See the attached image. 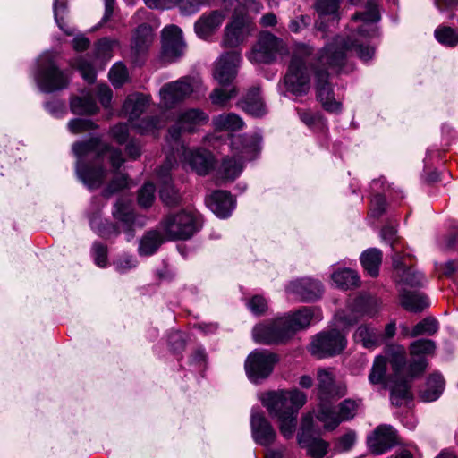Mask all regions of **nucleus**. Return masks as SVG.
Wrapping results in <instances>:
<instances>
[{
	"mask_svg": "<svg viewBox=\"0 0 458 458\" xmlns=\"http://www.w3.org/2000/svg\"><path fill=\"white\" fill-rule=\"evenodd\" d=\"M352 20L362 22L357 28L356 33L346 37L335 36L319 49L311 64L316 98L329 113L337 114L342 110V103L335 100L333 86L329 81V70L340 72L346 63L348 53L352 51L364 62L374 56V48L364 44L357 36L368 38L376 34L375 23L380 20L377 0H367L366 10L356 13Z\"/></svg>",
	"mask_w": 458,
	"mask_h": 458,
	"instance_id": "1",
	"label": "nucleus"
},
{
	"mask_svg": "<svg viewBox=\"0 0 458 458\" xmlns=\"http://www.w3.org/2000/svg\"><path fill=\"white\" fill-rule=\"evenodd\" d=\"M72 151L77 157V176L89 189L99 188L106 177V170L99 165L105 157H108L114 169H119L124 163L120 149L103 143L97 137L75 142Z\"/></svg>",
	"mask_w": 458,
	"mask_h": 458,
	"instance_id": "2",
	"label": "nucleus"
},
{
	"mask_svg": "<svg viewBox=\"0 0 458 458\" xmlns=\"http://www.w3.org/2000/svg\"><path fill=\"white\" fill-rule=\"evenodd\" d=\"M313 316L314 310L311 308L303 307L292 314L257 325L252 330L253 338L258 344H284L297 331L306 328Z\"/></svg>",
	"mask_w": 458,
	"mask_h": 458,
	"instance_id": "3",
	"label": "nucleus"
},
{
	"mask_svg": "<svg viewBox=\"0 0 458 458\" xmlns=\"http://www.w3.org/2000/svg\"><path fill=\"white\" fill-rule=\"evenodd\" d=\"M313 54V47L301 44L298 45L293 51L287 71L284 77V86L286 92L295 96H306L310 89V69L314 58L310 61Z\"/></svg>",
	"mask_w": 458,
	"mask_h": 458,
	"instance_id": "4",
	"label": "nucleus"
},
{
	"mask_svg": "<svg viewBox=\"0 0 458 458\" xmlns=\"http://www.w3.org/2000/svg\"><path fill=\"white\" fill-rule=\"evenodd\" d=\"M34 78L38 89L44 93L65 89L71 81L70 74L59 67L56 55L51 52H45L38 58Z\"/></svg>",
	"mask_w": 458,
	"mask_h": 458,
	"instance_id": "5",
	"label": "nucleus"
},
{
	"mask_svg": "<svg viewBox=\"0 0 458 458\" xmlns=\"http://www.w3.org/2000/svg\"><path fill=\"white\" fill-rule=\"evenodd\" d=\"M261 402L271 417L278 418L298 413L306 403L307 396L297 388L277 390L265 394Z\"/></svg>",
	"mask_w": 458,
	"mask_h": 458,
	"instance_id": "6",
	"label": "nucleus"
},
{
	"mask_svg": "<svg viewBox=\"0 0 458 458\" xmlns=\"http://www.w3.org/2000/svg\"><path fill=\"white\" fill-rule=\"evenodd\" d=\"M167 240H188L197 233L201 225L191 212L182 210L165 216L159 224Z\"/></svg>",
	"mask_w": 458,
	"mask_h": 458,
	"instance_id": "7",
	"label": "nucleus"
},
{
	"mask_svg": "<svg viewBox=\"0 0 458 458\" xmlns=\"http://www.w3.org/2000/svg\"><path fill=\"white\" fill-rule=\"evenodd\" d=\"M202 81L198 77L184 76L165 84L160 89L161 100L165 107L172 108L192 93L204 94Z\"/></svg>",
	"mask_w": 458,
	"mask_h": 458,
	"instance_id": "8",
	"label": "nucleus"
},
{
	"mask_svg": "<svg viewBox=\"0 0 458 458\" xmlns=\"http://www.w3.org/2000/svg\"><path fill=\"white\" fill-rule=\"evenodd\" d=\"M360 404L361 400L360 399H344L339 403L338 411H336L330 403H320L317 419L324 423L326 429L333 430L341 422L352 420Z\"/></svg>",
	"mask_w": 458,
	"mask_h": 458,
	"instance_id": "9",
	"label": "nucleus"
},
{
	"mask_svg": "<svg viewBox=\"0 0 458 458\" xmlns=\"http://www.w3.org/2000/svg\"><path fill=\"white\" fill-rule=\"evenodd\" d=\"M278 361L276 354L267 350H255L245 360V371L248 378L255 384L260 383L272 373Z\"/></svg>",
	"mask_w": 458,
	"mask_h": 458,
	"instance_id": "10",
	"label": "nucleus"
},
{
	"mask_svg": "<svg viewBox=\"0 0 458 458\" xmlns=\"http://www.w3.org/2000/svg\"><path fill=\"white\" fill-rule=\"evenodd\" d=\"M208 121V115L199 108H191L182 112L177 118L174 125L169 128L166 140L176 147L180 146V138L182 132H194L199 126L206 124Z\"/></svg>",
	"mask_w": 458,
	"mask_h": 458,
	"instance_id": "11",
	"label": "nucleus"
},
{
	"mask_svg": "<svg viewBox=\"0 0 458 458\" xmlns=\"http://www.w3.org/2000/svg\"><path fill=\"white\" fill-rule=\"evenodd\" d=\"M284 49L281 39L269 32H261L247 57L253 64H271Z\"/></svg>",
	"mask_w": 458,
	"mask_h": 458,
	"instance_id": "12",
	"label": "nucleus"
},
{
	"mask_svg": "<svg viewBox=\"0 0 458 458\" xmlns=\"http://www.w3.org/2000/svg\"><path fill=\"white\" fill-rule=\"evenodd\" d=\"M345 346V336L340 331L332 329L318 334L310 343V351L318 358H325L339 354Z\"/></svg>",
	"mask_w": 458,
	"mask_h": 458,
	"instance_id": "13",
	"label": "nucleus"
},
{
	"mask_svg": "<svg viewBox=\"0 0 458 458\" xmlns=\"http://www.w3.org/2000/svg\"><path fill=\"white\" fill-rule=\"evenodd\" d=\"M185 48L182 30L176 25L165 26L162 30V58L175 62L183 55Z\"/></svg>",
	"mask_w": 458,
	"mask_h": 458,
	"instance_id": "14",
	"label": "nucleus"
},
{
	"mask_svg": "<svg viewBox=\"0 0 458 458\" xmlns=\"http://www.w3.org/2000/svg\"><path fill=\"white\" fill-rule=\"evenodd\" d=\"M250 424L252 439L257 445L268 447L275 443L276 431L261 410H251Z\"/></svg>",
	"mask_w": 458,
	"mask_h": 458,
	"instance_id": "15",
	"label": "nucleus"
},
{
	"mask_svg": "<svg viewBox=\"0 0 458 458\" xmlns=\"http://www.w3.org/2000/svg\"><path fill=\"white\" fill-rule=\"evenodd\" d=\"M339 4L340 0L316 1V11L319 14V19L316 21V28L323 33L322 38L327 37L332 29L337 27L341 19Z\"/></svg>",
	"mask_w": 458,
	"mask_h": 458,
	"instance_id": "16",
	"label": "nucleus"
},
{
	"mask_svg": "<svg viewBox=\"0 0 458 458\" xmlns=\"http://www.w3.org/2000/svg\"><path fill=\"white\" fill-rule=\"evenodd\" d=\"M261 137L258 133L233 135L231 148L234 156L242 161L252 160L261 148Z\"/></svg>",
	"mask_w": 458,
	"mask_h": 458,
	"instance_id": "17",
	"label": "nucleus"
},
{
	"mask_svg": "<svg viewBox=\"0 0 458 458\" xmlns=\"http://www.w3.org/2000/svg\"><path fill=\"white\" fill-rule=\"evenodd\" d=\"M241 61V54L238 51L222 54L215 64L214 78L221 85L231 83L237 75Z\"/></svg>",
	"mask_w": 458,
	"mask_h": 458,
	"instance_id": "18",
	"label": "nucleus"
},
{
	"mask_svg": "<svg viewBox=\"0 0 458 458\" xmlns=\"http://www.w3.org/2000/svg\"><path fill=\"white\" fill-rule=\"evenodd\" d=\"M396 431L387 425L378 426L367 437V444L374 454H382L397 445Z\"/></svg>",
	"mask_w": 458,
	"mask_h": 458,
	"instance_id": "19",
	"label": "nucleus"
},
{
	"mask_svg": "<svg viewBox=\"0 0 458 458\" xmlns=\"http://www.w3.org/2000/svg\"><path fill=\"white\" fill-rule=\"evenodd\" d=\"M250 33L249 21L246 16L234 14L232 21L226 25L222 46L235 48L247 38Z\"/></svg>",
	"mask_w": 458,
	"mask_h": 458,
	"instance_id": "20",
	"label": "nucleus"
},
{
	"mask_svg": "<svg viewBox=\"0 0 458 458\" xmlns=\"http://www.w3.org/2000/svg\"><path fill=\"white\" fill-rule=\"evenodd\" d=\"M318 394L320 403H329V400L345 394L346 388L335 382L333 373L326 369L318 370Z\"/></svg>",
	"mask_w": 458,
	"mask_h": 458,
	"instance_id": "21",
	"label": "nucleus"
},
{
	"mask_svg": "<svg viewBox=\"0 0 458 458\" xmlns=\"http://www.w3.org/2000/svg\"><path fill=\"white\" fill-rule=\"evenodd\" d=\"M285 291L302 301H311L321 297L323 286L318 280L306 277L291 281L285 287Z\"/></svg>",
	"mask_w": 458,
	"mask_h": 458,
	"instance_id": "22",
	"label": "nucleus"
},
{
	"mask_svg": "<svg viewBox=\"0 0 458 458\" xmlns=\"http://www.w3.org/2000/svg\"><path fill=\"white\" fill-rule=\"evenodd\" d=\"M154 31L152 27L148 23L140 24L131 33V56L138 61L148 51L154 41Z\"/></svg>",
	"mask_w": 458,
	"mask_h": 458,
	"instance_id": "23",
	"label": "nucleus"
},
{
	"mask_svg": "<svg viewBox=\"0 0 458 458\" xmlns=\"http://www.w3.org/2000/svg\"><path fill=\"white\" fill-rule=\"evenodd\" d=\"M112 215L121 224L126 235V240L130 242L135 235L134 225L136 219L130 201L127 199L119 198L114 205Z\"/></svg>",
	"mask_w": 458,
	"mask_h": 458,
	"instance_id": "24",
	"label": "nucleus"
},
{
	"mask_svg": "<svg viewBox=\"0 0 458 458\" xmlns=\"http://www.w3.org/2000/svg\"><path fill=\"white\" fill-rule=\"evenodd\" d=\"M225 17V13L221 10L204 13L195 21L194 31L199 38L207 39L220 28Z\"/></svg>",
	"mask_w": 458,
	"mask_h": 458,
	"instance_id": "25",
	"label": "nucleus"
},
{
	"mask_svg": "<svg viewBox=\"0 0 458 458\" xmlns=\"http://www.w3.org/2000/svg\"><path fill=\"white\" fill-rule=\"evenodd\" d=\"M208 208L220 218H227L235 208V200L227 191L217 190L206 198Z\"/></svg>",
	"mask_w": 458,
	"mask_h": 458,
	"instance_id": "26",
	"label": "nucleus"
},
{
	"mask_svg": "<svg viewBox=\"0 0 458 458\" xmlns=\"http://www.w3.org/2000/svg\"><path fill=\"white\" fill-rule=\"evenodd\" d=\"M370 302L371 300L367 296H358L349 305L347 310L337 312L336 317L344 326H352L361 316L369 314V305Z\"/></svg>",
	"mask_w": 458,
	"mask_h": 458,
	"instance_id": "27",
	"label": "nucleus"
},
{
	"mask_svg": "<svg viewBox=\"0 0 458 458\" xmlns=\"http://www.w3.org/2000/svg\"><path fill=\"white\" fill-rule=\"evenodd\" d=\"M297 439L299 445L307 449L308 454L314 458H321L327 452L328 444L321 438L313 437L311 428L304 424L301 431L297 436Z\"/></svg>",
	"mask_w": 458,
	"mask_h": 458,
	"instance_id": "28",
	"label": "nucleus"
},
{
	"mask_svg": "<svg viewBox=\"0 0 458 458\" xmlns=\"http://www.w3.org/2000/svg\"><path fill=\"white\" fill-rule=\"evenodd\" d=\"M237 105L252 116L261 117L266 114V106L260 96V89L257 86L251 87Z\"/></svg>",
	"mask_w": 458,
	"mask_h": 458,
	"instance_id": "29",
	"label": "nucleus"
},
{
	"mask_svg": "<svg viewBox=\"0 0 458 458\" xmlns=\"http://www.w3.org/2000/svg\"><path fill=\"white\" fill-rule=\"evenodd\" d=\"M161 181L159 196L165 206L174 207L180 204L182 197L179 191L171 182L168 169L161 167L158 173Z\"/></svg>",
	"mask_w": 458,
	"mask_h": 458,
	"instance_id": "30",
	"label": "nucleus"
},
{
	"mask_svg": "<svg viewBox=\"0 0 458 458\" xmlns=\"http://www.w3.org/2000/svg\"><path fill=\"white\" fill-rule=\"evenodd\" d=\"M115 0H105V14L103 20L107 21L114 13ZM54 16L58 27L67 35L73 34V30L70 28H65L63 23V15L67 10V0H55L53 4Z\"/></svg>",
	"mask_w": 458,
	"mask_h": 458,
	"instance_id": "31",
	"label": "nucleus"
},
{
	"mask_svg": "<svg viewBox=\"0 0 458 458\" xmlns=\"http://www.w3.org/2000/svg\"><path fill=\"white\" fill-rule=\"evenodd\" d=\"M400 302L403 309L414 313L422 311L429 305L427 296L422 293L405 289L400 291Z\"/></svg>",
	"mask_w": 458,
	"mask_h": 458,
	"instance_id": "32",
	"label": "nucleus"
},
{
	"mask_svg": "<svg viewBox=\"0 0 458 458\" xmlns=\"http://www.w3.org/2000/svg\"><path fill=\"white\" fill-rule=\"evenodd\" d=\"M353 340L367 349H372L382 344L380 333L369 325L358 327L353 334Z\"/></svg>",
	"mask_w": 458,
	"mask_h": 458,
	"instance_id": "33",
	"label": "nucleus"
},
{
	"mask_svg": "<svg viewBox=\"0 0 458 458\" xmlns=\"http://www.w3.org/2000/svg\"><path fill=\"white\" fill-rule=\"evenodd\" d=\"M70 110L78 115H91L98 112L96 100L90 93L73 96L70 98Z\"/></svg>",
	"mask_w": 458,
	"mask_h": 458,
	"instance_id": "34",
	"label": "nucleus"
},
{
	"mask_svg": "<svg viewBox=\"0 0 458 458\" xmlns=\"http://www.w3.org/2000/svg\"><path fill=\"white\" fill-rule=\"evenodd\" d=\"M148 105V97L142 94H137L126 98L123 106V111L126 115H128L129 121L132 123L133 120L138 119L145 111Z\"/></svg>",
	"mask_w": 458,
	"mask_h": 458,
	"instance_id": "35",
	"label": "nucleus"
},
{
	"mask_svg": "<svg viewBox=\"0 0 458 458\" xmlns=\"http://www.w3.org/2000/svg\"><path fill=\"white\" fill-rule=\"evenodd\" d=\"M188 158L191 167L199 175H206L214 165L213 156L208 151H191Z\"/></svg>",
	"mask_w": 458,
	"mask_h": 458,
	"instance_id": "36",
	"label": "nucleus"
},
{
	"mask_svg": "<svg viewBox=\"0 0 458 458\" xmlns=\"http://www.w3.org/2000/svg\"><path fill=\"white\" fill-rule=\"evenodd\" d=\"M382 256V251L377 248H369L360 255V263L370 276L377 277L378 276Z\"/></svg>",
	"mask_w": 458,
	"mask_h": 458,
	"instance_id": "37",
	"label": "nucleus"
},
{
	"mask_svg": "<svg viewBox=\"0 0 458 458\" xmlns=\"http://www.w3.org/2000/svg\"><path fill=\"white\" fill-rule=\"evenodd\" d=\"M445 388V379L440 374L434 373L428 377L426 388L420 392L424 402H433L439 398Z\"/></svg>",
	"mask_w": 458,
	"mask_h": 458,
	"instance_id": "38",
	"label": "nucleus"
},
{
	"mask_svg": "<svg viewBox=\"0 0 458 458\" xmlns=\"http://www.w3.org/2000/svg\"><path fill=\"white\" fill-rule=\"evenodd\" d=\"M243 161L233 155L232 157L223 159L217 174L221 180H234L240 175L243 168Z\"/></svg>",
	"mask_w": 458,
	"mask_h": 458,
	"instance_id": "39",
	"label": "nucleus"
},
{
	"mask_svg": "<svg viewBox=\"0 0 458 458\" xmlns=\"http://www.w3.org/2000/svg\"><path fill=\"white\" fill-rule=\"evenodd\" d=\"M163 242V237L158 231L147 232L140 241L138 252L140 256L153 255Z\"/></svg>",
	"mask_w": 458,
	"mask_h": 458,
	"instance_id": "40",
	"label": "nucleus"
},
{
	"mask_svg": "<svg viewBox=\"0 0 458 458\" xmlns=\"http://www.w3.org/2000/svg\"><path fill=\"white\" fill-rule=\"evenodd\" d=\"M213 125L217 131H239L243 128L244 122L234 113L222 114L213 117Z\"/></svg>",
	"mask_w": 458,
	"mask_h": 458,
	"instance_id": "41",
	"label": "nucleus"
},
{
	"mask_svg": "<svg viewBox=\"0 0 458 458\" xmlns=\"http://www.w3.org/2000/svg\"><path fill=\"white\" fill-rule=\"evenodd\" d=\"M389 363L396 377H400L406 368V351L402 345H392L386 351Z\"/></svg>",
	"mask_w": 458,
	"mask_h": 458,
	"instance_id": "42",
	"label": "nucleus"
},
{
	"mask_svg": "<svg viewBox=\"0 0 458 458\" xmlns=\"http://www.w3.org/2000/svg\"><path fill=\"white\" fill-rule=\"evenodd\" d=\"M412 398L411 385L408 380L397 381L391 387L390 399L394 406H401Z\"/></svg>",
	"mask_w": 458,
	"mask_h": 458,
	"instance_id": "43",
	"label": "nucleus"
},
{
	"mask_svg": "<svg viewBox=\"0 0 458 458\" xmlns=\"http://www.w3.org/2000/svg\"><path fill=\"white\" fill-rule=\"evenodd\" d=\"M332 280L337 287L347 290L359 285V276L356 271L344 268L332 274Z\"/></svg>",
	"mask_w": 458,
	"mask_h": 458,
	"instance_id": "44",
	"label": "nucleus"
},
{
	"mask_svg": "<svg viewBox=\"0 0 458 458\" xmlns=\"http://www.w3.org/2000/svg\"><path fill=\"white\" fill-rule=\"evenodd\" d=\"M91 228L100 236L106 239L116 237L120 234V227L107 220L102 221L98 217L90 220Z\"/></svg>",
	"mask_w": 458,
	"mask_h": 458,
	"instance_id": "45",
	"label": "nucleus"
},
{
	"mask_svg": "<svg viewBox=\"0 0 458 458\" xmlns=\"http://www.w3.org/2000/svg\"><path fill=\"white\" fill-rule=\"evenodd\" d=\"M436 343L430 339H418L410 344L409 351L411 357L434 356Z\"/></svg>",
	"mask_w": 458,
	"mask_h": 458,
	"instance_id": "46",
	"label": "nucleus"
},
{
	"mask_svg": "<svg viewBox=\"0 0 458 458\" xmlns=\"http://www.w3.org/2000/svg\"><path fill=\"white\" fill-rule=\"evenodd\" d=\"M439 328L438 322L436 318L428 317L417 323L410 333L411 337L419 335H433Z\"/></svg>",
	"mask_w": 458,
	"mask_h": 458,
	"instance_id": "47",
	"label": "nucleus"
},
{
	"mask_svg": "<svg viewBox=\"0 0 458 458\" xmlns=\"http://www.w3.org/2000/svg\"><path fill=\"white\" fill-rule=\"evenodd\" d=\"M435 38L442 45L454 47L458 44V30L448 26H441L436 29Z\"/></svg>",
	"mask_w": 458,
	"mask_h": 458,
	"instance_id": "48",
	"label": "nucleus"
},
{
	"mask_svg": "<svg viewBox=\"0 0 458 458\" xmlns=\"http://www.w3.org/2000/svg\"><path fill=\"white\" fill-rule=\"evenodd\" d=\"M386 358L377 356L372 365L369 374V381L373 385H377L383 382L386 373Z\"/></svg>",
	"mask_w": 458,
	"mask_h": 458,
	"instance_id": "49",
	"label": "nucleus"
},
{
	"mask_svg": "<svg viewBox=\"0 0 458 458\" xmlns=\"http://www.w3.org/2000/svg\"><path fill=\"white\" fill-rule=\"evenodd\" d=\"M236 94L237 92L234 88H232L231 89L216 88L211 92L209 98L213 105L225 107L227 103L236 96Z\"/></svg>",
	"mask_w": 458,
	"mask_h": 458,
	"instance_id": "50",
	"label": "nucleus"
},
{
	"mask_svg": "<svg viewBox=\"0 0 458 458\" xmlns=\"http://www.w3.org/2000/svg\"><path fill=\"white\" fill-rule=\"evenodd\" d=\"M399 283L411 287L422 286L425 281L424 276L420 272L415 271L412 267L404 269L399 275Z\"/></svg>",
	"mask_w": 458,
	"mask_h": 458,
	"instance_id": "51",
	"label": "nucleus"
},
{
	"mask_svg": "<svg viewBox=\"0 0 458 458\" xmlns=\"http://www.w3.org/2000/svg\"><path fill=\"white\" fill-rule=\"evenodd\" d=\"M129 186L128 177L124 174H117L103 191L105 198H110L114 193Z\"/></svg>",
	"mask_w": 458,
	"mask_h": 458,
	"instance_id": "52",
	"label": "nucleus"
},
{
	"mask_svg": "<svg viewBox=\"0 0 458 458\" xmlns=\"http://www.w3.org/2000/svg\"><path fill=\"white\" fill-rule=\"evenodd\" d=\"M75 67L82 78L88 83H93L96 80V70L94 65L86 57H79L75 62Z\"/></svg>",
	"mask_w": 458,
	"mask_h": 458,
	"instance_id": "53",
	"label": "nucleus"
},
{
	"mask_svg": "<svg viewBox=\"0 0 458 458\" xmlns=\"http://www.w3.org/2000/svg\"><path fill=\"white\" fill-rule=\"evenodd\" d=\"M297 416L298 413L276 418L279 421L280 432L286 439L292 438L295 432Z\"/></svg>",
	"mask_w": 458,
	"mask_h": 458,
	"instance_id": "54",
	"label": "nucleus"
},
{
	"mask_svg": "<svg viewBox=\"0 0 458 458\" xmlns=\"http://www.w3.org/2000/svg\"><path fill=\"white\" fill-rule=\"evenodd\" d=\"M156 188L152 182H146L138 192V203L142 208H149L155 199Z\"/></svg>",
	"mask_w": 458,
	"mask_h": 458,
	"instance_id": "55",
	"label": "nucleus"
},
{
	"mask_svg": "<svg viewBox=\"0 0 458 458\" xmlns=\"http://www.w3.org/2000/svg\"><path fill=\"white\" fill-rule=\"evenodd\" d=\"M138 261L134 255L123 253L120 255L115 261L114 262V266L117 272L121 274L127 273L131 269H133L137 267Z\"/></svg>",
	"mask_w": 458,
	"mask_h": 458,
	"instance_id": "56",
	"label": "nucleus"
},
{
	"mask_svg": "<svg viewBox=\"0 0 458 458\" xmlns=\"http://www.w3.org/2000/svg\"><path fill=\"white\" fill-rule=\"evenodd\" d=\"M133 127L140 134L154 132L161 127V120L157 116L146 117L133 124Z\"/></svg>",
	"mask_w": 458,
	"mask_h": 458,
	"instance_id": "57",
	"label": "nucleus"
},
{
	"mask_svg": "<svg viewBox=\"0 0 458 458\" xmlns=\"http://www.w3.org/2000/svg\"><path fill=\"white\" fill-rule=\"evenodd\" d=\"M109 79L114 87H121L128 78L126 67L120 63L115 64L108 73Z\"/></svg>",
	"mask_w": 458,
	"mask_h": 458,
	"instance_id": "58",
	"label": "nucleus"
},
{
	"mask_svg": "<svg viewBox=\"0 0 458 458\" xmlns=\"http://www.w3.org/2000/svg\"><path fill=\"white\" fill-rule=\"evenodd\" d=\"M428 365V363L427 358L412 357L406 369L407 376L411 378H413L415 377L422 375L426 370Z\"/></svg>",
	"mask_w": 458,
	"mask_h": 458,
	"instance_id": "59",
	"label": "nucleus"
},
{
	"mask_svg": "<svg viewBox=\"0 0 458 458\" xmlns=\"http://www.w3.org/2000/svg\"><path fill=\"white\" fill-rule=\"evenodd\" d=\"M98 126L89 119L75 118L68 123V129L72 133L78 134L96 129Z\"/></svg>",
	"mask_w": 458,
	"mask_h": 458,
	"instance_id": "60",
	"label": "nucleus"
},
{
	"mask_svg": "<svg viewBox=\"0 0 458 458\" xmlns=\"http://www.w3.org/2000/svg\"><path fill=\"white\" fill-rule=\"evenodd\" d=\"M91 250L95 264L100 267H106L107 264V246L96 242L93 243Z\"/></svg>",
	"mask_w": 458,
	"mask_h": 458,
	"instance_id": "61",
	"label": "nucleus"
},
{
	"mask_svg": "<svg viewBox=\"0 0 458 458\" xmlns=\"http://www.w3.org/2000/svg\"><path fill=\"white\" fill-rule=\"evenodd\" d=\"M356 438H357V436H356L355 431L349 430L348 432H346L345 434H344L343 436H341L338 438V440L335 444V448L339 452L349 451L354 445V444L356 442Z\"/></svg>",
	"mask_w": 458,
	"mask_h": 458,
	"instance_id": "62",
	"label": "nucleus"
},
{
	"mask_svg": "<svg viewBox=\"0 0 458 458\" xmlns=\"http://www.w3.org/2000/svg\"><path fill=\"white\" fill-rule=\"evenodd\" d=\"M206 0H180L177 5L183 15H191L199 12Z\"/></svg>",
	"mask_w": 458,
	"mask_h": 458,
	"instance_id": "63",
	"label": "nucleus"
},
{
	"mask_svg": "<svg viewBox=\"0 0 458 458\" xmlns=\"http://www.w3.org/2000/svg\"><path fill=\"white\" fill-rule=\"evenodd\" d=\"M45 109L53 116L60 118L66 114L65 103L59 99H53L44 104Z\"/></svg>",
	"mask_w": 458,
	"mask_h": 458,
	"instance_id": "64",
	"label": "nucleus"
}]
</instances>
